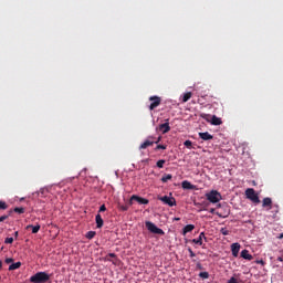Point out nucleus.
Wrapping results in <instances>:
<instances>
[{
	"mask_svg": "<svg viewBox=\"0 0 283 283\" xmlns=\"http://www.w3.org/2000/svg\"><path fill=\"white\" fill-rule=\"evenodd\" d=\"M201 118H203V120H207L208 123H211V125H222V119L216 115H213L211 117V120L209 119V117L211 115L207 114V113H202L200 114Z\"/></svg>",
	"mask_w": 283,
	"mask_h": 283,
	"instance_id": "nucleus-5",
	"label": "nucleus"
},
{
	"mask_svg": "<svg viewBox=\"0 0 283 283\" xmlns=\"http://www.w3.org/2000/svg\"><path fill=\"white\" fill-rule=\"evenodd\" d=\"M181 187L182 189H196V186H193L191 182H189L188 180H185L181 182Z\"/></svg>",
	"mask_w": 283,
	"mask_h": 283,
	"instance_id": "nucleus-18",
	"label": "nucleus"
},
{
	"mask_svg": "<svg viewBox=\"0 0 283 283\" xmlns=\"http://www.w3.org/2000/svg\"><path fill=\"white\" fill-rule=\"evenodd\" d=\"M241 258H243V260H249V261L253 260V255H251V254L249 253V250H243V251L241 252Z\"/></svg>",
	"mask_w": 283,
	"mask_h": 283,
	"instance_id": "nucleus-17",
	"label": "nucleus"
},
{
	"mask_svg": "<svg viewBox=\"0 0 283 283\" xmlns=\"http://www.w3.org/2000/svg\"><path fill=\"white\" fill-rule=\"evenodd\" d=\"M158 149H167V145L159 144L155 147V151H158Z\"/></svg>",
	"mask_w": 283,
	"mask_h": 283,
	"instance_id": "nucleus-29",
	"label": "nucleus"
},
{
	"mask_svg": "<svg viewBox=\"0 0 283 283\" xmlns=\"http://www.w3.org/2000/svg\"><path fill=\"white\" fill-rule=\"evenodd\" d=\"M159 129L160 132H163V134H168V132H171V126H169V119H167L166 123L159 125Z\"/></svg>",
	"mask_w": 283,
	"mask_h": 283,
	"instance_id": "nucleus-10",
	"label": "nucleus"
},
{
	"mask_svg": "<svg viewBox=\"0 0 283 283\" xmlns=\"http://www.w3.org/2000/svg\"><path fill=\"white\" fill-rule=\"evenodd\" d=\"M277 260H279V262H283V260H282V258H281V256H280Z\"/></svg>",
	"mask_w": 283,
	"mask_h": 283,
	"instance_id": "nucleus-46",
	"label": "nucleus"
},
{
	"mask_svg": "<svg viewBox=\"0 0 283 283\" xmlns=\"http://www.w3.org/2000/svg\"><path fill=\"white\" fill-rule=\"evenodd\" d=\"M206 198L212 205H216L222 200V195L218 190H211L210 192L206 193Z\"/></svg>",
	"mask_w": 283,
	"mask_h": 283,
	"instance_id": "nucleus-2",
	"label": "nucleus"
},
{
	"mask_svg": "<svg viewBox=\"0 0 283 283\" xmlns=\"http://www.w3.org/2000/svg\"><path fill=\"white\" fill-rule=\"evenodd\" d=\"M158 200L164 202V205H168V207H176V198L174 197L164 196V197H159Z\"/></svg>",
	"mask_w": 283,
	"mask_h": 283,
	"instance_id": "nucleus-6",
	"label": "nucleus"
},
{
	"mask_svg": "<svg viewBox=\"0 0 283 283\" xmlns=\"http://www.w3.org/2000/svg\"><path fill=\"white\" fill-rule=\"evenodd\" d=\"M118 209H119V211H129V206H127V205H119L118 206Z\"/></svg>",
	"mask_w": 283,
	"mask_h": 283,
	"instance_id": "nucleus-27",
	"label": "nucleus"
},
{
	"mask_svg": "<svg viewBox=\"0 0 283 283\" xmlns=\"http://www.w3.org/2000/svg\"><path fill=\"white\" fill-rule=\"evenodd\" d=\"M202 240L207 242V237L205 235V232H201L198 239H192V243L202 247Z\"/></svg>",
	"mask_w": 283,
	"mask_h": 283,
	"instance_id": "nucleus-11",
	"label": "nucleus"
},
{
	"mask_svg": "<svg viewBox=\"0 0 283 283\" xmlns=\"http://www.w3.org/2000/svg\"><path fill=\"white\" fill-rule=\"evenodd\" d=\"M160 140H163V137H161V136H159L158 138L155 139V142H154L155 145H158V143H160Z\"/></svg>",
	"mask_w": 283,
	"mask_h": 283,
	"instance_id": "nucleus-38",
	"label": "nucleus"
},
{
	"mask_svg": "<svg viewBox=\"0 0 283 283\" xmlns=\"http://www.w3.org/2000/svg\"><path fill=\"white\" fill-rule=\"evenodd\" d=\"M147 140H153V143H156V137H154V136H148V137H147Z\"/></svg>",
	"mask_w": 283,
	"mask_h": 283,
	"instance_id": "nucleus-39",
	"label": "nucleus"
},
{
	"mask_svg": "<svg viewBox=\"0 0 283 283\" xmlns=\"http://www.w3.org/2000/svg\"><path fill=\"white\" fill-rule=\"evenodd\" d=\"M154 145V140L146 139L143 144H140L139 149H147V147H151Z\"/></svg>",
	"mask_w": 283,
	"mask_h": 283,
	"instance_id": "nucleus-16",
	"label": "nucleus"
},
{
	"mask_svg": "<svg viewBox=\"0 0 283 283\" xmlns=\"http://www.w3.org/2000/svg\"><path fill=\"white\" fill-rule=\"evenodd\" d=\"M6 209H8V203H6V201L0 200V210L6 211Z\"/></svg>",
	"mask_w": 283,
	"mask_h": 283,
	"instance_id": "nucleus-26",
	"label": "nucleus"
},
{
	"mask_svg": "<svg viewBox=\"0 0 283 283\" xmlns=\"http://www.w3.org/2000/svg\"><path fill=\"white\" fill-rule=\"evenodd\" d=\"M145 226H146V229H148V231L150 233H155L156 235H165V231L160 228H157L154 222L146 221Z\"/></svg>",
	"mask_w": 283,
	"mask_h": 283,
	"instance_id": "nucleus-4",
	"label": "nucleus"
},
{
	"mask_svg": "<svg viewBox=\"0 0 283 283\" xmlns=\"http://www.w3.org/2000/svg\"><path fill=\"white\" fill-rule=\"evenodd\" d=\"M103 211H107V207H105V205H102L99 207V213L103 212Z\"/></svg>",
	"mask_w": 283,
	"mask_h": 283,
	"instance_id": "nucleus-36",
	"label": "nucleus"
},
{
	"mask_svg": "<svg viewBox=\"0 0 283 283\" xmlns=\"http://www.w3.org/2000/svg\"><path fill=\"white\" fill-rule=\"evenodd\" d=\"M192 96L191 92L185 93L182 96V103H187Z\"/></svg>",
	"mask_w": 283,
	"mask_h": 283,
	"instance_id": "nucleus-21",
	"label": "nucleus"
},
{
	"mask_svg": "<svg viewBox=\"0 0 283 283\" xmlns=\"http://www.w3.org/2000/svg\"><path fill=\"white\" fill-rule=\"evenodd\" d=\"M165 163H167L165 159H160L157 161L156 166L158 169H163V167H165Z\"/></svg>",
	"mask_w": 283,
	"mask_h": 283,
	"instance_id": "nucleus-23",
	"label": "nucleus"
},
{
	"mask_svg": "<svg viewBox=\"0 0 283 283\" xmlns=\"http://www.w3.org/2000/svg\"><path fill=\"white\" fill-rule=\"evenodd\" d=\"M188 252L190 253V258H196V252L191 248L188 249Z\"/></svg>",
	"mask_w": 283,
	"mask_h": 283,
	"instance_id": "nucleus-35",
	"label": "nucleus"
},
{
	"mask_svg": "<svg viewBox=\"0 0 283 283\" xmlns=\"http://www.w3.org/2000/svg\"><path fill=\"white\" fill-rule=\"evenodd\" d=\"M12 242H14V238H7L4 240V244H12Z\"/></svg>",
	"mask_w": 283,
	"mask_h": 283,
	"instance_id": "nucleus-32",
	"label": "nucleus"
},
{
	"mask_svg": "<svg viewBox=\"0 0 283 283\" xmlns=\"http://www.w3.org/2000/svg\"><path fill=\"white\" fill-rule=\"evenodd\" d=\"M13 211L15 212V213H25V208H14L13 209Z\"/></svg>",
	"mask_w": 283,
	"mask_h": 283,
	"instance_id": "nucleus-28",
	"label": "nucleus"
},
{
	"mask_svg": "<svg viewBox=\"0 0 283 283\" xmlns=\"http://www.w3.org/2000/svg\"><path fill=\"white\" fill-rule=\"evenodd\" d=\"M144 163H149V159L144 160Z\"/></svg>",
	"mask_w": 283,
	"mask_h": 283,
	"instance_id": "nucleus-47",
	"label": "nucleus"
},
{
	"mask_svg": "<svg viewBox=\"0 0 283 283\" xmlns=\"http://www.w3.org/2000/svg\"><path fill=\"white\" fill-rule=\"evenodd\" d=\"M171 178H174V176H171V174L164 175L161 177V182H169V180H171Z\"/></svg>",
	"mask_w": 283,
	"mask_h": 283,
	"instance_id": "nucleus-22",
	"label": "nucleus"
},
{
	"mask_svg": "<svg viewBox=\"0 0 283 283\" xmlns=\"http://www.w3.org/2000/svg\"><path fill=\"white\" fill-rule=\"evenodd\" d=\"M132 200H134L135 202H138V205H147L149 202L148 199L139 197L137 195H133Z\"/></svg>",
	"mask_w": 283,
	"mask_h": 283,
	"instance_id": "nucleus-8",
	"label": "nucleus"
},
{
	"mask_svg": "<svg viewBox=\"0 0 283 283\" xmlns=\"http://www.w3.org/2000/svg\"><path fill=\"white\" fill-rule=\"evenodd\" d=\"M15 238H19V231L14 232Z\"/></svg>",
	"mask_w": 283,
	"mask_h": 283,
	"instance_id": "nucleus-43",
	"label": "nucleus"
},
{
	"mask_svg": "<svg viewBox=\"0 0 283 283\" xmlns=\"http://www.w3.org/2000/svg\"><path fill=\"white\" fill-rule=\"evenodd\" d=\"M25 229L27 230L32 229V233H36L38 231H41V226L40 224H36V226L29 224V226H27Z\"/></svg>",
	"mask_w": 283,
	"mask_h": 283,
	"instance_id": "nucleus-19",
	"label": "nucleus"
},
{
	"mask_svg": "<svg viewBox=\"0 0 283 283\" xmlns=\"http://www.w3.org/2000/svg\"><path fill=\"white\" fill-rule=\"evenodd\" d=\"M11 262H13V259H10V258H9V259H6V263H7V264H11Z\"/></svg>",
	"mask_w": 283,
	"mask_h": 283,
	"instance_id": "nucleus-41",
	"label": "nucleus"
},
{
	"mask_svg": "<svg viewBox=\"0 0 283 283\" xmlns=\"http://www.w3.org/2000/svg\"><path fill=\"white\" fill-rule=\"evenodd\" d=\"M17 269H21V262H15L9 265V271H17Z\"/></svg>",
	"mask_w": 283,
	"mask_h": 283,
	"instance_id": "nucleus-20",
	"label": "nucleus"
},
{
	"mask_svg": "<svg viewBox=\"0 0 283 283\" xmlns=\"http://www.w3.org/2000/svg\"><path fill=\"white\" fill-rule=\"evenodd\" d=\"M228 283H240V282H238V279L232 276V277H230V280H228Z\"/></svg>",
	"mask_w": 283,
	"mask_h": 283,
	"instance_id": "nucleus-34",
	"label": "nucleus"
},
{
	"mask_svg": "<svg viewBox=\"0 0 283 283\" xmlns=\"http://www.w3.org/2000/svg\"><path fill=\"white\" fill-rule=\"evenodd\" d=\"M95 222H96V228L97 229H103L104 221H103V217H101L99 213L96 214Z\"/></svg>",
	"mask_w": 283,
	"mask_h": 283,
	"instance_id": "nucleus-14",
	"label": "nucleus"
},
{
	"mask_svg": "<svg viewBox=\"0 0 283 283\" xmlns=\"http://www.w3.org/2000/svg\"><path fill=\"white\" fill-rule=\"evenodd\" d=\"M149 101L151 102L150 105H149L150 112L156 109V107H158L161 103V99H160L159 96H150Z\"/></svg>",
	"mask_w": 283,
	"mask_h": 283,
	"instance_id": "nucleus-7",
	"label": "nucleus"
},
{
	"mask_svg": "<svg viewBox=\"0 0 283 283\" xmlns=\"http://www.w3.org/2000/svg\"><path fill=\"white\" fill-rule=\"evenodd\" d=\"M220 233H221L222 235H229V230H227V228H221V229H220Z\"/></svg>",
	"mask_w": 283,
	"mask_h": 283,
	"instance_id": "nucleus-30",
	"label": "nucleus"
},
{
	"mask_svg": "<svg viewBox=\"0 0 283 283\" xmlns=\"http://www.w3.org/2000/svg\"><path fill=\"white\" fill-rule=\"evenodd\" d=\"M8 218H10V216H8V214L0 217V222H6V220H8Z\"/></svg>",
	"mask_w": 283,
	"mask_h": 283,
	"instance_id": "nucleus-33",
	"label": "nucleus"
},
{
	"mask_svg": "<svg viewBox=\"0 0 283 283\" xmlns=\"http://www.w3.org/2000/svg\"><path fill=\"white\" fill-rule=\"evenodd\" d=\"M0 269H3V262L0 261Z\"/></svg>",
	"mask_w": 283,
	"mask_h": 283,
	"instance_id": "nucleus-45",
	"label": "nucleus"
},
{
	"mask_svg": "<svg viewBox=\"0 0 283 283\" xmlns=\"http://www.w3.org/2000/svg\"><path fill=\"white\" fill-rule=\"evenodd\" d=\"M199 138H201V140H213V135L209 134V132L199 133Z\"/></svg>",
	"mask_w": 283,
	"mask_h": 283,
	"instance_id": "nucleus-13",
	"label": "nucleus"
},
{
	"mask_svg": "<svg viewBox=\"0 0 283 283\" xmlns=\"http://www.w3.org/2000/svg\"><path fill=\"white\" fill-rule=\"evenodd\" d=\"M193 229H196V226H193V224H187V226L184 227V229H182V235H187V233H191V231H193Z\"/></svg>",
	"mask_w": 283,
	"mask_h": 283,
	"instance_id": "nucleus-15",
	"label": "nucleus"
},
{
	"mask_svg": "<svg viewBox=\"0 0 283 283\" xmlns=\"http://www.w3.org/2000/svg\"><path fill=\"white\" fill-rule=\"evenodd\" d=\"M255 262H256V264H261L262 266H264V264H266V262H264V260H256Z\"/></svg>",
	"mask_w": 283,
	"mask_h": 283,
	"instance_id": "nucleus-37",
	"label": "nucleus"
},
{
	"mask_svg": "<svg viewBox=\"0 0 283 283\" xmlns=\"http://www.w3.org/2000/svg\"><path fill=\"white\" fill-rule=\"evenodd\" d=\"M108 258H116V254L109 253V254H108Z\"/></svg>",
	"mask_w": 283,
	"mask_h": 283,
	"instance_id": "nucleus-42",
	"label": "nucleus"
},
{
	"mask_svg": "<svg viewBox=\"0 0 283 283\" xmlns=\"http://www.w3.org/2000/svg\"><path fill=\"white\" fill-rule=\"evenodd\" d=\"M240 243H232L231 244V251H232V255L233 258H238L239 253H240Z\"/></svg>",
	"mask_w": 283,
	"mask_h": 283,
	"instance_id": "nucleus-12",
	"label": "nucleus"
},
{
	"mask_svg": "<svg viewBox=\"0 0 283 283\" xmlns=\"http://www.w3.org/2000/svg\"><path fill=\"white\" fill-rule=\"evenodd\" d=\"M262 207L263 208L268 207V211H271V209H273V200L269 197L264 198L262 202Z\"/></svg>",
	"mask_w": 283,
	"mask_h": 283,
	"instance_id": "nucleus-9",
	"label": "nucleus"
},
{
	"mask_svg": "<svg viewBox=\"0 0 283 283\" xmlns=\"http://www.w3.org/2000/svg\"><path fill=\"white\" fill-rule=\"evenodd\" d=\"M96 235V232L95 231H88L87 233H86V238H87V240H93V238Z\"/></svg>",
	"mask_w": 283,
	"mask_h": 283,
	"instance_id": "nucleus-24",
	"label": "nucleus"
},
{
	"mask_svg": "<svg viewBox=\"0 0 283 283\" xmlns=\"http://www.w3.org/2000/svg\"><path fill=\"white\" fill-rule=\"evenodd\" d=\"M213 211H214V209H211V210H210V213H213Z\"/></svg>",
	"mask_w": 283,
	"mask_h": 283,
	"instance_id": "nucleus-48",
	"label": "nucleus"
},
{
	"mask_svg": "<svg viewBox=\"0 0 283 283\" xmlns=\"http://www.w3.org/2000/svg\"><path fill=\"white\" fill-rule=\"evenodd\" d=\"M175 220H180V218H176Z\"/></svg>",
	"mask_w": 283,
	"mask_h": 283,
	"instance_id": "nucleus-49",
	"label": "nucleus"
},
{
	"mask_svg": "<svg viewBox=\"0 0 283 283\" xmlns=\"http://www.w3.org/2000/svg\"><path fill=\"white\" fill-rule=\"evenodd\" d=\"M31 283H46L50 282V274L46 272H38L30 277Z\"/></svg>",
	"mask_w": 283,
	"mask_h": 283,
	"instance_id": "nucleus-1",
	"label": "nucleus"
},
{
	"mask_svg": "<svg viewBox=\"0 0 283 283\" xmlns=\"http://www.w3.org/2000/svg\"><path fill=\"white\" fill-rule=\"evenodd\" d=\"M199 277H201L202 280H209V272H200Z\"/></svg>",
	"mask_w": 283,
	"mask_h": 283,
	"instance_id": "nucleus-25",
	"label": "nucleus"
},
{
	"mask_svg": "<svg viewBox=\"0 0 283 283\" xmlns=\"http://www.w3.org/2000/svg\"><path fill=\"white\" fill-rule=\"evenodd\" d=\"M245 196H247L248 200H251V202H253L254 205H260V197L255 192V189L248 188L245 190Z\"/></svg>",
	"mask_w": 283,
	"mask_h": 283,
	"instance_id": "nucleus-3",
	"label": "nucleus"
},
{
	"mask_svg": "<svg viewBox=\"0 0 283 283\" xmlns=\"http://www.w3.org/2000/svg\"><path fill=\"white\" fill-rule=\"evenodd\" d=\"M282 238H283V233H281V234L277 237L279 240H282Z\"/></svg>",
	"mask_w": 283,
	"mask_h": 283,
	"instance_id": "nucleus-44",
	"label": "nucleus"
},
{
	"mask_svg": "<svg viewBox=\"0 0 283 283\" xmlns=\"http://www.w3.org/2000/svg\"><path fill=\"white\" fill-rule=\"evenodd\" d=\"M184 145H185V147H187V149H191L192 143H191V140H186V142L184 143Z\"/></svg>",
	"mask_w": 283,
	"mask_h": 283,
	"instance_id": "nucleus-31",
	"label": "nucleus"
},
{
	"mask_svg": "<svg viewBox=\"0 0 283 283\" xmlns=\"http://www.w3.org/2000/svg\"><path fill=\"white\" fill-rule=\"evenodd\" d=\"M134 201H135V200H132V197H130V199H129V201H128V203H127L128 208L132 207V205H134Z\"/></svg>",
	"mask_w": 283,
	"mask_h": 283,
	"instance_id": "nucleus-40",
	"label": "nucleus"
}]
</instances>
